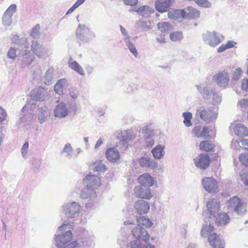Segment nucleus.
Instances as JSON below:
<instances>
[{
	"instance_id": "nucleus-1",
	"label": "nucleus",
	"mask_w": 248,
	"mask_h": 248,
	"mask_svg": "<svg viewBox=\"0 0 248 248\" xmlns=\"http://www.w3.org/2000/svg\"><path fill=\"white\" fill-rule=\"evenodd\" d=\"M214 228L210 223L205 225L201 230L203 237H208V242L212 248H224L225 241L222 235L214 232Z\"/></svg>"
},
{
	"instance_id": "nucleus-2",
	"label": "nucleus",
	"mask_w": 248,
	"mask_h": 248,
	"mask_svg": "<svg viewBox=\"0 0 248 248\" xmlns=\"http://www.w3.org/2000/svg\"><path fill=\"white\" fill-rule=\"evenodd\" d=\"M196 88L203 98L205 100H212L213 104L216 105L221 102V96L215 91L211 85L200 84L196 85Z\"/></svg>"
},
{
	"instance_id": "nucleus-3",
	"label": "nucleus",
	"mask_w": 248,
	"mask_h": 248,
	"mask_svg": "<svg viewBox=\"0 0 248 248\" xmlns=\"http://www.w3.org/2000/svg\"><path fill=\"white\" fill-rule=\"evenodd\" d=\"M227 209L229 213L243 216L247 212V204L237 196L230 198L227 202Z\"/></svg>"
},
{
	"instance_id": "nucleus-4",
	"label": "nucleus",
	"mask_w": 248,
	"mask_h": 248,
	"mask_svg": "<svg viewBox=\"0 0 248 248\" xmlns=\"http://www.w3.org/2000/svg\"><path fill=\"white\" fill-rule=\"evenodd\" d=\"M69 223V222L64 221L63 224L58 228L55 238L56 246L71 241L73 237L72 233L70 230L66 231V227Z\"/></svg>"
},
{
	"instance_id": "nucleus-5",
	"label": "nucleus",
	"mask_w": 248,
	"mask_h": 248,
	"mask_svg": "<svg viewBox=\"0 0 248 248\" xmlns=\"http://www.w3.org/2000/svg\"><path fill=\"white\" fill-rule=\"evenodd\" d=\"M80 205L76 202L65 203L62 205V213L67 219L76 218L79 216Z\"/></svg>"
},
{
	"instance_id": "nucleus-6",
	"label": "nucleus",
	"mask_w": 248,
	"mask_h": 248,
	"mask_svg": "<svg viewBox=\"0 0 248 248\" xmlns=\"http://www.w3.org/2000/svg\"><path fill=\"white\" fill-rule=\"evenodd\" d=\"M203 41L212 47H215L218 45L224 39V37L216 32L207 31L202 34Z\"/></svg>"
},
{
	"instance_id": "nucleus-7",
	"label": "nucleus",
	"mask_w": 248,
	"mask_h": 248,
	"mask_svg": "<svg viewBox=\"0 0 248 248\" xmlns=\"http://www.w3.org/2000/svg\"><path fill=\"white\" fill-rule=\"evenodd\" d=\"M35 108V105L33 103H27L22 108L21 112L23 114H20V121L21 123L28 124L34 119V114L31 111Z\"/></svg>"
},
{
	"instance_id": "nucleus-8",
	"label": "nucleus",
	"mask_w": 248,
	"mask_h": 248,
	"mask_svg": "<svg viewBox=\"0 0 248 248\" xmlns=\"http://www.w3.org/2000/svg\"><path fill=\"white\" fill-rule=\"evenodd\" d=\"M206 207L209 213V218H206L205 217L204 220L205 222H210V219L215 217L217 213L219 212L220 208V203L219 201L216 199H211L206 202Z\"/></svg>"
},
{
	"instance_id": "nucleus-9",
	"label": "nucleus",
	"mask_w": 248,
	"mask_h": 248,
	"mask_svg": "<svg viewBox=\"0 0 248 248\" xmlns=\"http://www.w3.org/2000/svg\"><path fill=\"white\" fill-rule=\"evenodd\" d=\"M135 133L131 130H127L121 132L118 136L119 142L117 146H120L123 150L127 149L128 147L129 142L135 138Z\"/></svg>"
},
{
	"instance_id": "nucleus-10",
	"label": "nucleus",
	"mask_w": 248,
	"mask_h": 248,
	"mask_svg": "<svg viewBox=\"0 0 248 248\" xmlns=\"http://www.w3.org/2000/svg\"><path fill=\"white\" fill-rule=\"evenodd\" d=\"M83 183L85 187L93 190L100 186L101 180L97 175L89 174L84 178Z\"/></svg>"
},
{
	"instance_id": "nucleus-11",
	"label": "nucleus",
	"mask_w": 248,
	"mask_h": 248,
	"mask_svg": "<svg viewBox=\"0 0 248 248\" xmlns=\"http://www.w3.org/2000/svg\"><path fill=\"white\" fill-rule=\"evenodd\" d=\"M197 111L199 112L200 118L207 123L215 121L218 114L217 112L209 108L203 109L201 111L197 109Z\"/></svg>"
},
{
	"instance_id": "nucleus-12",
	"label": "nucleus",
	"mask_w": 248,
	"mask_h": 248,
	"mask_svg": "<svg viewBox=\"0 0 248 248\" xmlns=\"http://www.w3.org/2000/svg\"><path fill=\"white\" fill-rule=\"evenodd\" d=\"M132 233L134 237L137 240L146 242L149 238V235L144 227L140 225H137L133 229Z\"/></svg>"
},
{
	"instance_id": "nucleus-13",
	"label": "nucleus",
	"mask_w": 248,
	"mask_h": 248,
	"mask_svg": "<svg viewBox=\"0 0 248 248\" xmlns=\"http://www.w3.org/2000/svg\"><path fill=\"white\" fill-rule=\"evenodd\" d=\"M135 197L141 199L150 200L152 197L150 188L141 185L137 186L134 188Z\"/></svg>"
},
{
	"instance_id": "nucleus-14",
	"label": "nucleus",
	"mask_w": 248,
	"mask_h": 248,
	"mask_svg": "<svg viewBox=\"0 0 248 248\" xmlns=\"http://www.w3.org/2000/svg\"><path fill=\"white\" fill-rule=\"evenodd\" d=\"M195 166L201 169L205 170L210 164L209 156L206 154H201L194 159Z\"/></svg>"
},
{
	"instance_id": "nucleus-15",
	"label": "nucleus",
	"mask_w": 248,
	"mask_h": 248,
	"mask_svg": "<svg viewBox=\"0 0 248 248\" xmlns=\"http://www.w3.org/2000/svg\"><path fill=\"white\" fill-rule=\"evenodd\" d=\"M16 5L15 4H11L4 12L2 21L4 26H10L12 23V16L16 12Z\"/></svg>"
},
{
	"instance_id": "nucleus-16",
	"label": "nucleus",
	"mask_w": 248,
	"mask_h": 248,
	"mask_svg": "<svg viewBox=\"0 0 248 248\" xmlns=\"http://www.w3.org/2000/svg\"><path fill=\"white\" fill-rule=\"evenodd\" d=\"M213 80L219 87L226 88L229 82L228 74L226 71L219 72L214 76Z\"/></svg>"
},
{
	"instance_id": "nucleus-17",
	"label": "nucleus",
	"mask_w": 248,
	"mask_h": 248,
	"mask_svg": "<svg viewBox=\"0 0 248 248\" xmlns=\"http://www.w3.org/2000/svg\"><path fill=\"white\" fill-rule=\"evenodd\" d=\"M47 96V90L41 87L33 90L31 93V98L33 101H43Z\"/></svg>"
},
{
	"instance_id": "nucleus-18",
	"label": "nucleus",
	"mask_w": 248,
	"mask_h": 248,
	"mask_svg": "<svg viewBox=\"0 0 248 248\" xmlns=\"http://www.w3.org/2000/svg\"><path fill=\"white\" fill-rule=\"evenodd\" d=\"M202 186L206 191L209 193H215L217 191L218 186L217 181L211 177H206L202 180Z\"/></svg>"
},
{
	"instance_id": "nucleus-19",
	"label": "nucleus",
	"mask_w": 248,
	"mask_h": 248,
	"mask_svg": "<svg viewBox=\"0 0 248 248\" xmlns=\"http://www.w3.org/2000/svg\"><path fill=\"white\" fill-rule=\"evenodd\" d=\"M89 32V28L84 25L79 24L77 31L76 35L77 37L81 41L87 43L89 42V37L88 36Z\"/></svg>"
},
{
	"instance_id": "nucleus-20",
	"label": "nucleus",
	"mask_w": 248,
	"mask_h": 248,
	"mask_svg": "<svg viewBox=\"0 0 248 248\" xmlns=\"http://www.w3.org/2000/svg\"><path fill=\"white\" fill-rule=\"evenodd\" d=\"M139 164L142 168L155 169L157 166V162L146 155L142 156L138 160Z\"/></svg>"
},
{
	"instance_id": "nucleus-21",
	"label": "nucleus",
	"mask_w": 248,
	"mask_h": 248,
	"mask_svg": "<svg viewBox=\"0 0 248 248\" xmlns=\"http://www.w3.org/2000/svg\"><path fill=\"white\" fill-rule=\"evenodd\" d=\"M210 219L215 221L218 226H222L229 223L230 217L226 213L218 212Z\"/></svg>"
},
{
	"instance_id": "nucleus-22",
	"label": "nucleus",
	"mask_w": 248,
	"mask_h": 248,
	"mask_svg": "<svg viewBox=\"0 0 248 248\" xmlns=\"http://www.w3.org/2000/svg\"><path fill=\"white\" fill-rule=\"evenodd\" d=\"M135 208L139 214H145L148 212L150 206L148 202L139 200L135 203Z\"/></svg>"
},
{
	"instance_id": "nucleus-23",
	"label": "nucleus",
	"mask_w": 248,
	"mask_h": 248,
	"mask_svg": "<svg viewBox=\"0 0 248 248\" xmlns=\"http://www.w3.org/2000/svg\"><path fill=\"white\" fill-rule=\"evenodd\" d=\"M54 115L56 117L64 118L68 114V108L65 103L62 102L58 104L54 110Z\"/></svg>"
},
{
	"instance_id": "nucleus-24",
	"label": "nucleus",
	"mask_w": 248,
	"mask_h": 248,
	"mask_svg": "<svg viewBox=\"0 0 248 248\" xmlns=\"http://www.w3.org/2000/svg\"><path fill=\"white\" fill-rule=\"evenodd\" d=\"M106 156L107 159L114 162L120 158V154L115 147L109 148L106 151Z\"/></svg>"
},
{
	"instance_id": "nucleus-25",
	"label": "nucleus",
	"mask_w": 248,
	"mask_h": 248,
	"mask_svg": "<svg viewBox=\"0 0 248 248\" xmlns=\"http://www.w3.org/2000/svg\"><path fill=\"white\" fill-rule=\"evenodd\" d=\"M171 4V0H157L155 3L156 10L160 13L167 11Z\"/></svg>"
},
{
	"instance_id": "nucleus-26",
	"label": "nucleus",
	"mask_w": 248,
	"mask_h": 248,
	"mask_svg": "<svg viewBox=\"0 0 248 248\" xmlns=\"http://www.w3.org/2000/svg\"><path fill=\"white\" fill-rule=\"evenodd\" d=\"M138 182L141 186L149 187L154 184V179L148 173H144L140 175L138 178Z\"/></svg>"
},
{
	"instance_id": "nucleus-27",
	"label": "nucleus",
	"mask_w": 248,
	"mask_h": 248,
	"mask_svg": "<svg viewBox=\"0 0 248 248\" xmlns=\"http://www.w3.org/2000/svg\"><path fill=\"white\" fill-rule=\"evenodd\" d=\"M129 11H135L140 15L142 16L143 17L145 18H147L149 17L150 15L153 13L154 11V10L148 6H143L136 10H129Z\"/></svg>"
},
{
	"instance_id": "nucleus-28",
	"label": "nucleus",
	"mask_w": 248,
	"mask_h": 248,
	"mask_svg": "<svg viewBox=\"0 0 248 248\" xmlns=\"http://www.w3.org/2000/svg\"><path fill=\"white\" fill-rule=\"evenodd\" d=\"M135 28L138 31H147L152 29L151 23L149 21L140 19L136 23Z\"/></svg>"
},
{
	"instance_id": "nucleus-29",
	"label": "nucleus",
	"mask_w": 248,
	"mask_h": 248,
	"mask_svg": "<svg viewBox=\"0 0 248 248\" xmlns=\"http://www.w3.org/2000/svg\"><path fill=\"white\" fill-rule=\"evenodd\" d=\"M186 10L185 18L196 19L200 17V11L193 7L188 6L186 8Z\"/></svg>"
},
{
	"instance_id": "nucleus-30",
	"label": "nucleus",
	"mask_w": 248,
	"mask_h": 248,
	"mask_svg": "<svg viewBox=\"0 0 248 248\" xmlns=\"http://www.w3.org/2000/svg\"><path fill=\"white\" fill-rule=\"evenodd\" d=\"M235 134L238 136H248V128L241 124H237L233 128Z\"/></svg>"
},
{
	"instance_id": "nucleus-31",
	"label": "nucleus",
	"mask_w": 248,
	"mask_h": 248,
	"mask_svg": "<svg viewBox=\"0 0 248 248\" xmlns=\"http://www.w3.org/2000/svg\"><path fill=\"white\" fill-rule=\"evenodd\" d=\"M30 54L31 51L29 50H25L21 51L19 55V59L25 65H29L32 61V59Z\"/></svg>"
},
{
	"instance_id": "nucleus-32",
	"label": "nucleus",
	"mask_w": 248,
	"mask_h": 248,
	"mask_svg": "<svg viewBox=\"0 0 248 248\" xmlns=\"http://www.w3.org/2000/svg\"><path fill=\"white\" fill-rule=\"evenodd\" d=\"M168 15L170 18L177 20L181 17L185 18L186 16V11L185 10L177 9L172 12H169Z\"/></svg>"
},
{
	"instance_id": "nucleus-33",
	"label": "nucleus",
	"mask_w": 248,
	"mask_h": 248,
	"mask_svg": "<svg viewBox=\"0 0 248 248\" xmlns=\"http://www.w3.org/2000/svg\"><path fill=\"white\" fill-rule=\"evenodd\" d=\"M164 147L160 144H158L152 151V154L155 158L159 159L164 155Z\"/></svg>"
},
{
	"instance_id": "nucleus-34",
	"label": "nucleus",
	"mask_w": 248,
	"mask_h": 248,
	"mask_svg": "<svg viewBox=\"0 0 248 248\" xmlns=\"http://www.w3.org/2000/svg\"><path fill=\"white\" fill-rule=\"evenodd\" d=\"M38 120L40 124L44 123L46 120L48 115V108L46 107H42L38 109Z\"/></svg>"
},
{
	"instance_id": "nucleus-35",
	"label": "nucleus",
	"mask_w": 248,
	"mask_h": 248,
	"mask_svg": "<svg viewBox=\"0 0 248 248\" xmlns=\"http://www.w3.org/2000/svg\"><path fill=\"white\" fill-rule=\"evenodd\" d=\"M68 66L80 75H84V71L81 66L71 57L68 62Z\"/></svg>"
},
{
	"instance_id": "nucleus-36",
	"label": "nucleus",
	"mask_w": 248,
	"mask_h": 248,
	"mask_svg": "<svg viewBox=\"0 0 248 248\" xmlns=\"http://www.w3.org/2000/svg\"><path fill=\"white\" fill-rule=\"evenodd\" d=\"M137 225H140L144 227H150L152 225V222L145 217L142 216L137 218Z\"/></svg>"
},
{
	"instance_id": "nucleus-37",
	"label": "nucleus",
	"mask_w": 248,
	"mask_h": 248,
	"mask_svg": "<svg viewBox=\"0 0 248 248\" xmlns=\"http://www.w3.org/2000/svg\"><path fill=\"white\" fill-rule=\"evenodd\" d=\"M53 68L52 67L49 68L46 72L44 77V82L46 85H49L52 83V80L53 78Z\"/></svg>"
},
{
	"instance_id": "nucleus-38",
	"label": "nucleus",
	"mask_w": 248,
	"mask_h": 248,
	"mask_svg": "<svg viewBox=\"0 0 248 248\" xmlns=\"http://www.w3.org/2000/svg\"><path fill=\"white\" fill-rule=\"evenodd\" d=\"M200 148L202 150L209 152L213 150V145L210 141L203 140L200 143Z\"/></svg>"
},
{
	"instance_id": "nucleus-39",
	"label": "nucleus",
	"mask_w": 248,
	"mask_h": 248,
	"mask_svg": "<svg viewBox=\"0 0 248 248\" xmlns=\"http://www.w3.org/2000/svg\"><path fill=\"white\" fill-rule=\"evenodd\" d=\"M65 83V80L64 79H60L56 83L54 89L57 93L60 94L62 93Z\"/></svg>"
},
{
	"instance_id": "nucleus-40",
	"label": "nucleus",
	"mask_w": 248,
	"mask_h": 248,
	"mask_svg": "<svg viewBox=\"0 0 248 248\" xmlns=\"http://www.w3.org/2000/svg\"><path fill=\"white\" fill-rule=\"evenodd\" d=\"M159 30L162 32L167 33L172 29L171 25L168 22H160L157 24Z\"/></svg>"
},
{
	"instance_id": "nucleus-41",
	"label": "nucleus",
	"mask_w": 248,
	"mask_h": 248,
	"mask_svg": "<svg viewBox=\"0 0 248 248\" xmlns=\"http://www.w3.org/2000/svg\"><path fill=\"white\" fill-rule=\"evenodd\" d=\"M62 245H56L57 248H77L79 247V244L77 241L67 242Z\"/></svg>"
},
{
	"instance_id": "nucleus-42",
	"label": "nucleus",
	"mask_w": 248,
	"mask_h": 248,
	"mask_svg": "<svg viewBox=\"0 0 248 248\" xmlns=\"http://www.w3.org/2000/svg\"><path fill=\"white\" fill-rule=\"evenodd\" d=\"M183 37V34L181 31H173L170 34V39L173 42L180 41Z\"/></svg>"
},
{
	"instance_id": "nucleus-43",
	"label": "nucleus",
	"mask_w": 248,
	"mask_h": 248,
	"mask_svg": "<svg viewBox=\"0 0 248 248\" xmlns=\"http://www.w3.org/2000/svg\"><path fill=\"white\" fill-rule=\"evenodd\" d=\"M73 150L71 144L69 143H66L61 151V154L66 153V157L70 159L73 155Z\"/></svg>"
},
{
	"instance_id": "nucleus-44",
	"label": "nucleus",
	"mask_w": 248,
	"mask_h": 248,
	"mask_svg": "<svg viewBox=\"0 0 248 248\" xmlns=\"http://www.w3.org/2000/svg\"><path fill=\"white\" fill-rule=\"evenodd\" d=\"M214 132L213 130H209L208 127L205 126L201 132V137L204 139L212 138L214 136Z\"/></svg>"
},
{
	"instance_id": "nucleus-45",
	"label": "nucleus",
	"mask_w": 248,
	"mask_h": 248,
	"mask_svg": "<svg viewBox=\"0 0 248 248\" xmlns=\"http://www.w3.org/2000/svg\"><path fill=\"white\" fill-rule=\"evenodd\" d=\"M51 54V51L49 49L46 48L43 46L41 49V51L38 53L37 56L39 58L46 59L50 56Z\"/></svg>"
},
{
	"instance_id": "nucleus-46",
	"label": "nucleus",
	"mask_w": 248,
	"mask_h": 248,
	"mask_svg": "<svg viewBox=\"0 0 248 248\" xmlns=\"http://www.w3.org/2000/svg\"><path fill=\"white\" fill-rule=\"evenodd\" d=\"M125 43H126L130 51L135 57H137L138 55V52L134 45L130 41V39H128L127 38L125 39Z\"/></svg>"
},
{
	"instance_id": "nucleus-47",
	"label": "nucleus",
	"mask_w": 248,
	"mask_h": 248,
	"mask_svg": "<svg viewBox=\"0 0 248 248\" xmlns=\"http://www.w3.org/2000/svg\"><path fill=\"white\" fill-rule=\"evenodd\" d=\"M184 120V123L186 127H189L191 125V119L192 117V114L190 112H185L182 114Z\"/></svg>"
},
{
	"instance_id": "nucleus-48",
	"label": "nucleus",
	"mask_w": 248,
	"mask_h": 248,
	"mask_svg": "<svg viewBox=\"0 0 248 248\" xmlns=\"http://www.w3.org/2000/svg\"><path fill=\"white\" fill-rule=\"evenodd\" d=\"M43 46V45L39 44L37 41H33L31 45V50L32 51L33 53L37 56L38 53L41 51Z\"/></svg>"
},
{
	"instance_id": "nucleus-49",
	"label": "nucleus",
	"mask_w": 248,
	"mask_h": 248,
	"mask_svg": "<svg viewBox=\"0 0 248 248\" xmlns=\"http://www.w3.org/2000/svg\"><path fill=\"white\" fill-rule=\"evenodd\" d=\"M43 46V45L39 44L37 41H33L31 45V50L32 51L33 53L37 56L38 53L41 51Z\"/></svg>"
},
{
	"instance_id": "nucleus-50",
	"label": "nucleus",
	"mask_w": 248,
	"mask_h": 248,
	"mask_svg": "<svg viewBox=\"0 0 248 248\" xmlns=\"http://www.w3.org/2000/svg\"><path fill=\"white\" fill-rule=\"evenodd\" d=\"M93 172H103L106 170V166L102 162H97L94 164L93 168Z\"/></svg>"
},
{
	"instance_id": "nucleus-51",
	"label": "nucleus",
	"mask_w": 248,
	"mask_h": 248,
	"mask_svg": "<svg viewBox=\"0 0 248 248\" xmlns=\"http://www.w3.org/2000/svg\"><path fill=\"white\" fill-rule=\"evenodd\" d=\"M142 135L144 139H148L152 138L154 136V133L153 130L149 128L148 126H146L142 129Z\"/></svg>"
},
{
	"instance_id": "nucleus-52",
	"label": "nucleus",
	"mask_w": 248,
	"mask_h": 248,
	"mask_svg": "<svg viewBox=\"0 0 248 248\" xmlns=\"http://www.w3.org/2000/svg\"><path fill=\"white\" fill-rule=\"evenodd\" d=\"M93 192V190L92 189L88 188L87 187H85L82 189L81 193H80V197L83 199H88L91 192Z\"/></svg>"
},
{
	"instance_id": "nucleus-53",
	"label": "nucleus",
	"mask_w": 248,
	"mask_h": 248,
	"mask_svg": "<svg viewBox=\"0 0 248 248\" xmlns=\"http://www.w3.org/2000/svg\"><path fill=\"white\" fill-rule=\"evenodd\" d=\"M195 2L199 6L203 8H210L211 3L208 0H195Z\"/></svg>"
},
{
	"instance_id": "nucleus-54",
	"label": "nucleus",
	"mask_w": 248,
	"mask_h": 248,
	"mask_svg": "<svg viewBox=\"0 0 248 248\" xmlns=\"http://www.w3.org/2000/svg\"><path fill=\"white\" fill-rule=\"evenodd\" d=\"M40 30V26L36 24L31 30L30 32V35L34 38H36L39 36V32Z\"/></svg>"
},
{
	"instance_id": "nucleus-55",
	"label": "nucleus",
	"mask_w": 248,
	"mask_h": 248,
	"mask_svg": "<svg viewBox=\"0 0 248 248\" xmlns=\"http://www.w3.org/2000/svg\"><path fill=\"white\" fill-rule=\"evenodd\" d=\"M242 71L240 68L236 69L232 74V81L238 80L241 77Z\"/></svg>"
},
{
	"instance_id": "nucleus-56",
	"label": "nucleus",
	"mask_w": 248,
	"mask_h": 248,
	"mask_svg": "<svg viewBox=\"0 0 248 248\" xmlns=\"http://www.w3.org/2000/svg\"><path fill=\"white\" fill-rule=\"evenodd\" d=\"M238 105L243 111L248 108V98L241 99L238 102Z\"/></svg>"
},
{
	"instance_id": "nucleus-57",
	"label": "nucleus",
	"mask_w": 248,
	"mask_h": 248,
	"mask_svg": "<svg viewBox=\"0 0 248 248\" xmlns=\"http://www.w3.org/2000/svg\"><path fill=\"white\" fill-rule=\"evenodd\" d=\"M17 45L25 48H28L29 47L30 44L27 41V39L26 38L22 37L20 38L19 41L18 42Z\"/></svg>"
},
{
	"instance_id": "nucleus-58",
	"label": "nucleus",
	"mask_w": 248,
	"mask_h": 248,
	"mask_svg": "<svg viewBox=\"0 0 248 248\" xmlns=\"http://www.w3.org/2000/svg\"><path fill=\"white\" fill-rule=\"evenodd\" d=\"M128 247L129 248H142V244L141 243L140 241L135 240L131 241Z\"/></svg>"
},
{
	"instance_id": "nucleus-59",
	"label": "nucleus",
	"mask_w": 248,
	"mask_h": 248,
	"mask_svg": "<svg viewBox=\"0 0 248 248\" xmlns=\"http://www.w3.org/2000/svg\"><path fill=\"white\" fill-rule=\"evenodd\" d=\"M240 176L244 184L248 186V171H242L240 173Z\"/></svg>"
},
{
	"instance_id": "nucleus-60",
	"label": "nucleus",
	"mask_w": 248,
	"mask_h": 248,
	"mask_svg": "<svg viewBox=\"0 0 248 248\" xmlns=\"http://www.w3.org/2000/svg\"><path fill=\"white\" fill-rule=\"evenodd\" d=\"M16 56V47H11L7 52V56L11 59H15Z\"/></svg>"
},
{
	"instance_id": "nucleus-61",
	"label": "nucleus",
	"mask_w": 248,
	"mask_h": 248,
	"mask_svg": "<svg viewBox=\"0 0 248 248\" xmlns=\"http://www.w3.org/2000/svg\"><path fill=\"white\" fill-rule=\"evenodd\" d=\"M240 161L245 166H248V154H242L239 157Z\"/></svg>"
},
{
	"instance_id": "nucleus-62",
	"label": "nucleus",
	"mask_w": 248,
	"mask_h": 248,
	"mask_svg": "<svg viewBox=\"0 0 248 248\" xmlns=\"http://www.w3.org/2000/svg\"><path fill=\"white\" fill-rule=\"evenodd\" d=\"M28 148H29V143L28 142H25L21 148V151L22 155L24 158H27V151H28Z\"/></svg>"
},
{
	"instance_id": "nucleus-63",
	"label": "nucleus",
	"mask_w": 248,
	"mask_h": 248,
	"mask_svg": "<svg viewBox=\"0 0 248 248\" xmlns=\"http://www.w3.org/2000/svg\"><path fill=\"white\" fill-rule=\"evenodd\" d=\"M7 116L6 111L0 106V124H1L5 120Z\"/></svg>"
},
{
	"instance_id": "nucleus-64",
	"label": "nucleus",
	"mask_w": 248,
	"mask_h": 248,
	"mask_svg": "<svg viewBox=\"0 0 248 248\" xmlns=\"http://www.w3.org/2000/svg\"><path fill=\"white\" fill-rule=\"evenodd\" d=\"M41 164V159H38V158H35L32 160V165L35 169L38 170L40 168Z\"/></svg>"
}]
</instances>
